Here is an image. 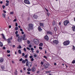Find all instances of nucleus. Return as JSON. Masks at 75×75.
I'll use <instances>...</instances> for the list:
<instances>
[{"instance_id":"nucleus-1","label":"nucleus","mask_w":75,"mask_h":75,"mask_svg":"<svg viewBox=\"0 0 75 75\" xmlns=\"http://www.w3.org/2000/svg\"><path fill=\"white\" fill-rule=\"evenodd\" d=\"M12 37L8 38V39H7V42H8V44L9 45H11V44L10 43H11V41L12 40Z\"/></svg>"},{"instance_id":"nucleus-2","label":"nucleus","mask_w":75,"mask_h":75,"mask_svg":"<svg viewBox=\"0 0 75 75\" xmlns=\"http://www.w3.org/2000/svg\"><path fill=\"white\" fill-rule=\"evenodd\" d=\"M70 42L69 40H67L66 41L64 42H63V44L64 45H65V46H67V45H69V44H70Z\"/></svg>"},{"instance_id":"nucleus-3","label":"nucleus","mask_w":75,"mask_h":75,"mask_svg":"<svg viewBox=\"0 0 75 75\" xmlns=\"http://www.w3.org/2000/svg\"><path fill=\"white\" fill-rule=\"evenodd\" d=\"M34 42L36 45H38V44H39V43H40V41H39L38 40L36 39H35L34 40Z\"/></svg>"},{"instance_id":"nucleus-4","label":"nucleus","mask_w":75,"mask_h":75,"mask_svg":"<svg viewBox=\"0 0 75 75\" xmlns=\"http://www.w3.org/2000/svg\"><path fill=\"white\" fill-rule=\"evenodd\" d=\"M53 45H57V44H58L59 42H58V40H55L53 41Z\"/></svg>"},{"instance_id":"nucleus-5","label":"nucleus","mask_w":75,"mask_h":75,"mask_svg":"<svg viewBox=\"0 0 75 75\" xmlns=\"http://www.w3.org/2000/svg\"><path fill=\"white\" fill-rule=\"evenodd\" d=\"M29 28L30 29V30H33V27H34V26H33V25L31 24H30L29 25Z\"/></svg>"},{"instance_id":"nucleus-6","label":"nucleus","mask_w":75,"mask_h":75,"mask_svg":"<svg viewBox=\"0 0 75 75\" xmlns=\"http://www.w3.org/2000/svg\"><path fill=\"white\" fill-rule=\"evenodd\" d=\"M23 40V38L21 36H19L18 38V41L19 42H21V41Z\"/></svg>"},{"instance_id":"nucleus-7","label":"nucleus","mask_w":75,"mask_h":75,"mask_svg":"<svg viewBox=\"0 0 75 75\" xmlns=\"http://www.w3.org/2000/svg\"><path fill=\"white\" fill-rule=\"evenodd\" d=\"M69 22L67 20L65 21L64 22V25H67L68 24H69Z\"/></svg>"},{"instance_id":"nucleus-8","label":"nucleus","mask_w":75,"mask_h":75,"mask_svg":"<svg viewBox=\"0 0 75 75\" xmlns=\"http://www.w3.org/2000/svg\"><path fill=\"white\" fill-rule=\"evenodd\" d=\"M24 2L25 4H30V1L28 0H25Z\"/></svg>"},{"instance_id":"nucleus-9","label":"nucleus","mask_w":75,"mask_h":75,"mask_svg":"<svg viewBox=\"0 0 75 75\" xmlns=\"http://www.w3.org/2000/svg\"><path fill=\"white\" fill-rule=\"evenodd\" d=\"M28 66L29 68H31L32 66V63L31 62H29L28 64Z\"/></svg>"},{"instance_id":"nucleus-10","label":"nucleus","mask_w":75,"mask_h":75,"mask_svg":"<svg viewBox=\"0 0 75 75\" xmlns=\"http://www.w3.org/2000/svg\"><path fill=\"white\" fill-rule=\"evenodd\" d=\"M35 69H36L35 67V66H33L31 69V71H32V72H34V71H35Z\"/></svg>"},{"instance_id":"nucleus-11","label":"nucleus","mask_w":75,"mask_h":75,"mask_svg":"<svg viewBox=\"0 0 75 75\" xmlns=\"http://www.w3.org/2000/svg\"><path fill=\"white\" fill-rule=\"evenodd\" d=\"M45 65V69H47V68H48V67H49V64H44Z\"/></svg>"},{"instance_id":"nucleus-12","label":"nucleus","mask_w":75,"mask_h":75,"mask_svg":"<svg viewBox=\"0 0 75 75\" xmlns=\"http://www.w3.org/2000/svg\"><path fill=\"white\" fill-rule=\"evenodd\" d=\"M38 29L39 31H40V32H41L42 31V29L41 28H40V26H39L38 27Z\"/></svg>"},{"instance_id":"nucleus-13","label":"nucleus","mask_w":75,"mask_h":75,"mask_svg":"<svg viewBox=\"0 0 75 75\" xmlns=\"http://www.w3.org/2000/svg\"><path fill=\"white\" fill-rule=\"evenodd\" d=\"M40 27H42V28H43L44 27V23H40Z\"/></svg>"},{"instance_id":"nucleus-14","label":"nucleus","mask_w":75,"mask_h":75,"mask_svg":"<svg viewBox=\"0 0 75 75\" xmlns=\"http://www.w3.org/2000/svg\"><path fill=\"white\" fill-rule=\"evenodd\" d=\"M4 61V59H3V58L2 57L0 58V63H1V62H3Z\"/></svg>"},{"instance_id":"nucleus-15","label":"nucleus","mask_w":75,"mask_h":75,"mask_svg":"<svg viewBox=\"0 0 75 75\" xmlns=\"http://www.w3.org/2000/svg\"><path fill=\"white\" fill-rule=\"evenodd\" d=\"M23 40L24 41L25 40H26L27 39L25 38V34H24L23 37Z\"/></svg>"},{"instance_id":"nucleus-16","label":"nucleus","mask_w":75,"mask_h":75,"mask_svg":"<svg viewBox=\"0 0 75 75\" xmlns=\"http://www.w3.org/2000/svg\"><path fill=\"white\" fill-rule=\"evenodd\" d=\"M71 28H72V30L73 31H75V26L74 25H73V26H72Z\"/></svg>"},{"instance_id":"nucleus-17","label":"nucleus","mask_w":75,"mask_h":75,"mask_svg":"<svg viewBox=\"0 0 75 75\" xmlns=\"http://www.w3.org/2000/svg\"><path fill=\"white\" fill-rule=\"evenodd\" d=\"M44 38L45 40H48L49 39L48 38V36L47 35L45 36Z\"/></svg>"},{"instance_id":"nucleus-18","label":"nucleus","mask_w":75,"mask_h":75,"mask_svg":"<svg viewBox=\"0 0 75 75\" xmlns=\"http://www.w3.org/2000/svg\"><path fill=\"white\" fill-rule=\"evenodd\" d=\"M47 34H50V35H52V33L50 31H47Z\"/></svg>"},{"instance_id":"nucleus-19","label":"nucleus","mask_w":75,"mask_h":75,"mask_svg":"<svg viewBox=\"0 0 75 75\" xmlns=\"http://www.w3.org/2000/svg\"><path fill=\"white\" fill-rule=\"evenodd\" d=\"M25 61H26V66L27 67L28 66V59H26Z\"/></svg>"},{"instance_id":"nucleus-20","label":"nucleus","mask_w":75,"mask_h":75,"mask_svg":"<svg viewBox=\"0 0 75 75\" xmlns=\"http://www.w3.org/2000/svg\"><path fill=\"white\" fill-rule=\"evenodd\" d=\"M1 68L2 70H3L5 69V68L4 67V66H1Z\"/></svg>"},{"instance_id":"nucleus-21","label":"nucleus","mask_w":75,"mask_h":75,"mask_svg":"<svg viewBox=\"0 0 75 75\" xmlns=\"http://www.w3.org/2000/svg\"><path fill=\"white\" fill-rule=\"evenodd\" d=\"M1 35L2 36V38L4 40H6V38L5 37V36H4V34H3L2 33L1 34Z\"/></svg>"},{"instance_id":"nucleus-22","label":"nucleus","mask_w":75,"mask_h":75,"mask_svg":"<svg viewBox=\"0 0 75 75\" xmlns=\"http://www.w3.org/2000/svg\"><path fill=\"white\" fill-rule=\"evenodd\" d=\"M34 17L35 19H37V18H38V16L36 15H35L34 16Z\"/></svg>"},{"instance_id":"nucleus-23","label":"nucleus","mask_w":75,"mask_h":75,"mask_svg":"<svg viewBox=\"0 0 75 75\" xmlns=\"http://www.w3.org/2000/svg\"><path fill=\"white\" fill-rule=\"evenodd\" d=\"M2 16L3 18H5L6 17V16L5 15V14L4 13H3L2 15Z\"/></svg>"},{"instance_id":"nucleus-24","label":"nucleus","mask_w":75,"mask_h":75,"mask_svg":"<svg viewBox=\"0 0 75 75\" xmlns=\"http://www.w3.org/2000/svg\"><path fill=\"white\" fill-rule=\"evenodd\" d=\"M25 62H26L25 59V60H22V63H23V64H25Z\"/></svg>"},{"instance_id":"nucleus-25","label":"nucleus","mask_w":75,"mask_h":75,"mask_svg":"<svg viewBox=\"0 0 75 75\" xmlns=\"http://www.w3.org/2000/svg\"><path fill=\"white\" fill-rule=\"evenodd\" d=\"M72 47H73V48H72V50L73 51H75V46H74V45H73Z\"/></svg>"},{"instance_id":"nucleus-26","label":"nucleus","mask_w":75,"mask_h":75,"mask_svg":"<svg viewBox=\"0 0 75 75\" xmlns=\"http://www.w3.org/2000/svg\"><path fill=\"white\" fill-rule=\"evenodd\" d=\"M18 52L19 54H21V50H18Z\"/></svg>"},{"instance_id":"nucleus-27","label":"nucleus","mask_w":75,"mask_h":75,"mask_svg":"<svg viewBox=\"0 0 75 75\" xmlns=\"http://www.w3.org/2000/svg\"><path fill=\"white\" fill-rule=\"evenodd\" d=\"M0 45L1 47H3V43L1 42H0Z\"/></svg>"},{"instance_id":"nucleus-28","label":"nucleus","mask_w":75,"mask_h":75,"mask_svg":"<svg viewBox=\"0 0 75 75\" xmlns=\"http://www.w3.org/2000/svg\"><path fill=\"white\" fill-rule=\"evenodd\" d=\"M14 74L15 75H17V70H16L14 72Z\"/></svg>"},{"instance_id":"nucleus-29","label":"nucleus","mask_w":75,"mask_h":75,"mask_svg":"<svg viewBox=\"0 0 75 75\" xmlns=\"http://www.w3.org/2000/svg\"><path fill=\"white\" fill-rule=\"evenodd\" d=\"M21 46H20V45H19L18 46V47H17V48L18 49L19 48V49H21Z\"/></svg>"},{"instance_id":"nucleus-30","label":"nucleus","mask_w":75,"mask_h":75,"mask_svg":"<svg viewBox=\"0 0 75 75\" xmlns=\"http://www.w3.org/2000/svg\"><path fill=\"white\" fill-rule=\"evenodd\" d=\"M42 45H43L42 43H40L39 44V46H40V47H42Z\"/></svg>"},{"instance_id":"nucleus-31","label":"nucleus","mask_w":75,"mask_h":75,"mask_svg":"<svg viewBox=\"0 0 75 75\" xmlns=\"http://www.w3.org/2000/svg\"><path fill=\"white\" fill-rule=\"evenodd\" d=\"M27 70L28 71H31V69L30 68H28L27 69Z\"/></svg>"},{"instance_id":"nucleus-32","label":"nucleus","mask_w":75,"mask_h":75,"mask_svg":"<svg viewBox=\"0 0 75 75\" xmlns=\"http://www.w3.org/2000/svg\"><path fill=\"white\" fill-rule=\"evenodd\" d=\"M72 64H75V60H74L72 62Z\"/></svg>"},{"instance_id":"nucleus-33","label":"nucleus","mask_w":75,"mask_h":75,"mask_svg":"<svg viewBox=\"0 0 75 75\" xmlns=\"http://www.w3.org/2000/svg\"><path fill=\"white\" fill-rule=\"evenodd\" d=\"M54 30L55 31H57V28H56V27H54Z\"/></svg>"},{"instance_id":"nucleus-34","label":"nucleus","mask_w":75,"mask_h":75,"mask_svg":"<svg viewBox=\"0 0 75 75\" xmlns=\"http://www.w3.org/2000/svg\"><path fill=\"white\" fill-rule=\"evenodd\" d=\"M30 50H31V51H34V48L33 47H31L30 48Z\"/></svg>"},{"instance_id":"nucleus-35","label":"nucleus","mask_w":75,"mask_h":75,"mask_svg":"<svg viewBox=\"0 0 75 75\" xmlns=\"http://www.w3.org/2000/svg\"><path fill=\"white\" fill-rule=\"evenodd\" d=\"M32 47V46H31V45L30 44L28 46V47H29V48H31Z\"/></svg>"},{"instance_id":"nucleus-36","label":"nucleus","mask_w":75,"mask_h":75,"mask_svg":"<svg viewBox=\"0 0 75 75\" xmlns=\"http://www.w3.org/2000/svg\"><path fill=\"white\" fill-rule=\"evenodd\" d=\"M53 25H54L55 24V22L54 21L53 22Z\"/></svg>"},{"instance_id":"nucleus-37","label":"nucleus","mask_w":75,"mask_h":75,"mask_svg":"<svg viewBox=\"0 0 75 75\" xmlns=\"http://www.w3.org/2000/svg\"><path fill=\"white\" fill-rule=\"evenodd\" d=\"M23 50L24 51H25V52H26V49L25 48H24Z\"/></svg>"},{"instance_id":"nucleus-38","label":"nucleus","mask_w":75,"mask_h":75,"mask_svg":"<svg viewBox=\"0 0 75 75\" xmlns=\"http://www.w3.org/2000/svg\"><path fill=\"white\" fill-rule=\"evenodd\" d=\"M22 57H24V56L25 55V54H24V53H23L22 54Z\"/></svg>"},{"instance_id":"nucleus-39","label":"nucleus","mask_w":75,"mask_h":75,"mask_svg":"<svg viewBox=\"0 0 75 75\" xmlns=\"http://www.w3.org/2000/svg\"><path fill=\"white\" fill-rule=\"evenodd\" d=\"M7 53H10V51L8 50L7 51Z\"/></svg>"},{"instance_id":"nucleus-40","label":"nucleus","mask_w":75,"mask_h":75,"mask_svg":"<svg viewBox=\"0 0 75 75\" xmlns=\"http://www.w3.org/2000/svg\"><path fill=\"white\" fill-rule=\"evenodd\" d=\"M14 14V13H13V12L12 11L10 13V14Z\"/></svg>"},{"instance_id":"nucleus-41","label":"nucleus","mask_w":75,"mask_h":75,"mask_svg":"<svg viewBox=\"0 0 75 75\" xmlns=\"http://www.w3.org/2000/svg\"><path fill=\"white\" fill-rule=\"evenodd\" d=\"M15 30H18V27H16L15 28Z\"/></svg>"},{"instance_id":"nucleus-42","label":"nucleus","mask_w":75,"mask_h":75,"mask_svg":"<svg viewBox=\"0 0 75 75\" xmlns=\"http://www.w3.org/2000/svg\"><path fill=\"white\" fill-rule=\"evenodd\" d=\"M44 58H45V59H47V57L45 56H44Z\"/></svg>"},{"instance_id":"nucleus-43","label":"nucleus","mask_w":75,"mask_h":75,"mask_svg":"<svg viewBox=\"0 0 75 75\" xmlns=\"http://www.w3.org/2000/svg\"><path fill=\"white\" fill-rule=\"evenodd\" d=\"M28 55L27 54H26L25 56V58H27Z\"/></svg>"},{"instance_id":"nucleus-44","label":"nucleus","mask_w":75,"mask_h":75,"mask_svg":"<svg viewBox=\"0 0 75 75\" xmlns=\"http://www.w3.org/2000/svg\"><path fill=\"white\" fill-rule=\"evenodd\" d=\"M18 31H16L15 32V34H16V35H17V34H18Z\"/></svg>"},{"instance_id":"nucleus-45","label":"nucleus","mask_w":75,"mask_h":75,"mask_svg":"<svg viewBox=\"0 0 75 75\" xmlns=\"http://www.w3.org/2000/svg\"><path fill=\"white\" fill-rule=\"evenodd\" d=\"M39 49L40 50H42V47H39Z\"/></svg>"},{"instance_id":"nucleus-46","label":"nucleus","mask_w":75,"mask_h":75,"mask_svg":"<svg viewBox=\"0 0 75 75\" xmlns=\"http://www.w3.org/2000/svg\"><path fill=\"white\" fill-rule=\"evenodd\" d=\"M23 61V58H21L19 59V61Z\"/></svg>"},{"instance_id":"nucleus-47","label":"nucleus","mask_w":75,"mask_h":75,"mask_svg":"<svg viewBox=\"0 0 75 75\" xmlns=\"http://www.w3.org/2000/svg\"><path fill=\"white\" fill-rule=\"evenodd\" d=\"M27 42L28 44H30V41H29V40H27Z\"/></svg>"},{"instance_id":"nucleus-48","label":"nucleus","mask_w":75,"mask_h":75,"mask_svg":"<svg viewBox=\"0 0 75 75\" xmlns=\"http://www.w3.org/2000/svg\"><path fill=\"white\" fill-rule=\"evenodd\" d=\"M26 48L27 50H30V48H29V47H27Z\"/></svg>"},{"instance_id":"nucleus-49","label":"nucleus","mask_w":75,"mask_h":75,"mask_svg":"<svg viewBox=\"0 0 75 75\" xmlns=\"http://www.w3.org/2000/svg\"><path fill=\"white\" fill-rule=\"evenodd\" d=\"M17 21V19L16 18H15L13 21L14 22V21Z\"/></svg>"},{"instance_id":"nucleus-50","label":"nucleus","mask_w":75,"mask_h":75,"mask_svg":"<svg viewBox=\"0 0 75 75\" xmlns=\"http://www.w3.org/2000/svg\"><path fill=\"white\" fill-rule=\"evenodd\" d=\"M47 15L48 16H50V13H47Z\"/></svg>"},{"instance_id":"nucleus-51","label":"nucleus","mask_w":75,"mask_h":75,"mask_svg":"<svg viewBox=\"0 0 75 75\" xmlns=\"http://www.w3.org/2000/svg\"><path fill=\"white\" fill-rule=\"evenodd\" d=\"M30 58H33V56H30L29 57Z\"/></svg>"},{"instance_id":"nucleus-52","label":"nucleus","mask_w":75,"mask_h":75,"mask_svg":"<svg viewBox=\"0 0 75 75\" xmlns=\"http://www.w3.org/2000/svg\"><path fill=\"white\" fill-rule=\"evenodd\" d=\"M2 8H3V9H4V8H5V6L3 5L2 6Z\"/></svg>"},{"instance_id":"nucleus-53","label":"nucleus","mask_w":75,"mask_h":75,"mask_svg":"<svg viewBox=\"0 0 75 75\" xmlns=\"http://www.w3.org/2000/svg\"><path fill=\"white\" fill-rule=\"evenodd\" d=\"M40 64L42 65H43V64H44V63L43 62H41Z\"/></svg>"},{"instance_id":"nucleus-54","label":"nucleus","mask_w":75,"mask_h":75,"mask_svg":"<svg viewBox=\"0 0 75 75\" xmlns=\"http://www.w3.org/2000/svg\"><path fill=\"white\" fill-rule=\"evenodd\" d=\"M15 26H16V27H17V26H18V24H17V23H16V25Z\"/></svg>"},{"instance_id":"nucleus-55","label":"nucleus","mask_w":75,"mask_h":75,"mask_svg":"<svg viewBox=\"0 0 75 75\" xmlns=\"http://www.w3.org/2000/svg\"><path fill=\"white\" fill-rule=\"evenodd\" d=\"M8 4H8V3L6 4V6H8Z\"/></svg>"},{"instance_id":"nucleus-56","label":"nucleus","mask_w":75,"mask_h":75,"mask_svg":"<svg viewBox=\"0 0 75 75\" xmlns=\"http://www.w3.org/2000/svg\"><path fill=\"white\" fill-rule=\"evenodd\" d=\"M6 2L7 3H9V1L8 0H6Z\"/></svg>"},{"instance_id":"nucleus-57","label":"nucleus","mask_w":75,"mask_h":75,"mask_svg":"<svg viewBox=\"0 0 75 75\" xmlns=\"http://www.w3.org/2000/svg\"><path fill=\"white\" fill-rule=\"evenodd\" d=\"M31 61H34V58H32L31 59Z\"/></svg>"},{"instance_id":"nucleus-58","label":"nucleus","mask_w":75,"mask_h":75,"mask_svg":"<svg viewBox=\"0 0 75 75\" xmlns=\"http://www.w3.org/2000/svg\"><path fill=\"white\" fill-rule=\"evenodd\" d=\"M34 57H37V55H36V54H34Z\"/></svg>"},{"instance_id":"nucleus-59","label":"nucleus","mask_w":75,"mask_h":75,"mask_svg":"<svg viewBox=\"0 0 75 75\" xmlns=\"http://www.w3.org/2000/svg\"><path fill=\"white\" fill-rule=\"evenodd\" d=\"M20 31H23V29L21 28L20 29Z\"/></svg>"},{"instance_id":"nucleus-60","label":"nucleus","mask_w":75,"mask_h":75,"mask_svg":"<svg viewBox=\"0 0 75 75\" xmlns=\"http://www.w3.org/2000/svg\"><path fill=\"white\" fill-rule=\"evenodd\" d=\"M36 52L37 53H39V51L38 50H37Z\"/></svg>"},{"instance_id":"nucleus-61","label":"nucleus","mask_w":75,"mask_h":75,"mask_svg":"<svg viewBox=\"0 0 75 75\" xmlns=\"http://www.w3.org/2000/svg\"><path fill=\"white\" fill-rule=\"evenodd\" d=\"M43 62H45V59H43Z\"/></svg>"},{"instance_id":"nucleus-62","label":"nucleus","mask_w":75,"mask_h":75,"mask_svg":"<svg viewBox=\"0 0 75 75\" xmlns=\"http://www.w3.org/2000/svg\"><path fill=\"white\" fill-rule=\"evenodd\" d=\"M3 50H5V49H6V48H5V47H3Z\"/></svg>"},{"instance_id":"nucleus-63","label":"nucleus","mask_w":75,"mask_h":75,"mask_svg":"<svg viewBox=\"0 0 75 75\" xmlns=\"http://www.w3.org/2000/svg\"><path fill=\"white\" fill-rule=\"evenodd\" d=\"M39 72H40V71H37V74H38V73H39Z\"/></svg>"},{"instance_id":"nucleus-64","label":"nucleus","mask_w":75,"mask_h":75,"mask_svg":"<svg viewBox=\"0 0 75 75\" xmlns=\"http://www.w3.org/2000/svg\"><path fill=\"white\" fill-rule=\"evenodd\" d=\"M28 74H30V72H28V71L27 72Z\"/></svg>"}]
</instances>
